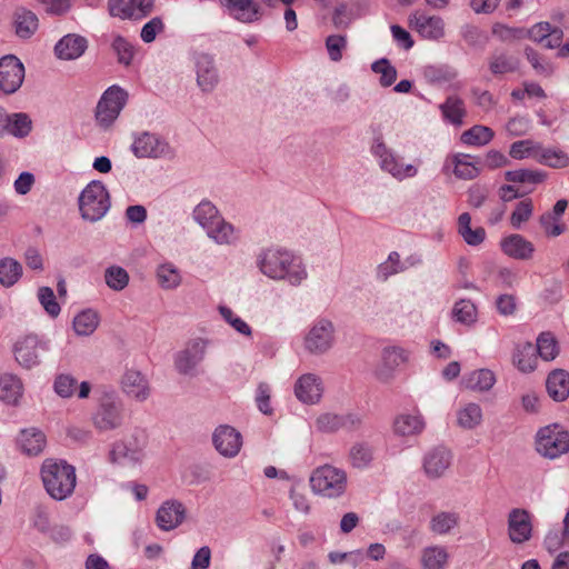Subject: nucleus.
Instances as JSON below:
<instances>
[{
	"instance_id": "f257e3e1",
	"label": "nucleus",
	"mask_w": 569,
	"mask_h": 569,
	"mask_svg": "<svg viewBox=\"0 0 569 569\" xmlns=\"http://www.w3.org/2000/svg\"><path fill=\"white\" fill-rule=\"evenodd\" d=\"M257 266L266 277L287 280L292 286H299L307 278L301 259L278 246L261 250L257 257Z\"/></svg>"
},
{
	"instance_id": "f03ea898",
	"label": "nucleus",
	"mask_w": 569,
	"mask_h": 569,
	"mask_svg": "<svg viewBox=\"0 0 569 569\" xmlns=\"http://www.w3.org/2000/svg\"><path fill=\"white\" fill-rule=\"evenodd\" d=\"M41 478L47 492L56 500L67 499L76 488V469L64 461L47 459L41 468Z\"/></svg>"
},
{
	"instance_id": "7ed1b4c3",
	"label": "nucleus",
	"mask_w": 569,
	"mask_h": 569,
	"mask_svg": "<svg viewBox=\"0 0 569 569\" xmlns=\"http://www.w3.org/2000/svg\"><path fill=\"white\" fill-rule=\"evenodd\" d=\"M109 208L110 196L101 181H91L80 193L79 210L82 219L97 222L106 216Z\"/></svg>"
},
{
	"instance_id": "20e7f679",
	"label": "nucleus",
	"mask_w": 569,
	"mask_h": 569,
	"mask_svg": "<svg viewBox=\"0 0 569 569\" xmlns=\"http://www.w3.org/2000/svg\"><path fill=\"white\" fill-rule=\"evenodd\" d=\"M124 409L121 400L114 395L106 393L91 416V423L100 433L111 432L122 427Z\"/></svg>"
},
{
	"instance_id": "39448f33",
	"label": "nucleus",
	"mask_w": 569,
	"mask_h": 569,
	"mask_svg": "<svg viewBox=\"0 0 569 569\" xmlns=\"http://www.w3.org/2000/svg\"><path fill=\"white\" fill-rule=\"evenodd\" d=\"M147 439L143 432H136L131 436L116 441L109 452L111 463L121 467H136L144 459Z\"/></svg>"
},
{
	"instance_id": "423d86ee",
	"label": "nucleus",
	"mask_w": 569,
	"mask_h": 569,
	"mask_svg": "<svg viewBox=\"0 0 569 569\" xmlns=\"http://www.w3.org/2000/svg\"><path fill=\"white\" fill-rule=\"evenodd\" d=\"M310 485L315 493L328 498H336L341 496L346 490L347 475L342 469L325 465L312 472Z\"/></svg>"
},
{
	"instance_id": "0eeeda50",
	"label": "nucleus",
	"mask_w": 569,
	"mask_h": 569,
	"mask_svg": "<svg viewBox=\"0 0 569 569\" xmlns=\"http://www.w3.org/2000/svg\"><path fill=\"white\" fill-rule=\"evenodd\" d=\"M536 450L542 457L556 459L569 451V432L559 425L540 428L536 436Z\"/></svg>"
},
{
	"instance_id": "6e6552de",
	"label": "nucleus",
	"mask_w": 569,
	"mask_h": 569,
	"mask_svg": "<svg viewBox=\"0 0 569 569\" xmlns=\"http://www.w3.org/2000/svg\"><path fill=\"white\" fill-rule=\"evenodd\" d=\"M128 99V92L118 86H111L102 94L97 106L96 119L104 128L118 118Z\"/></svg>"
},
{
	"instance_id": "1a4fd4ad",
	"label": "nucleus",
	"mask_w": 569,
	"mask_h": 569,
	"mask_svg": "<svg viewBox=\"0 0 569 569\" xmlns=\"http://www.w3.org/2000/svg\"><path fill=\"white\" fill-rule=\"evenodd\" d=\"M335 343V327L330 320L319 319L307 332L303 346L311 355H323L328 352Z\"/></svg>"
},
{
	"instance_id": "9d476101",
	"label": "nucleus",
	"mask_w": 569,
	"mask_h": 569,
	"mask_svg": "<svg viewBox=\"0 0 569 569\" xmlns=\"http://www.w3.org/2000/svg\"><path fill=\"white\" fill-rule=\"evenodd\" d=\"M373 156L379 158L380 167L398 180L415 177L418 172L412 164H402L399 158L386 146L381 137L375 139L371 147Z\"/></svg>"
},
{
	"instance_id": "9b49d317",
	"label": "nucleus",
	"mask_w": 569,
	"mask_h": 569,
	"mask_svg": "<svg viewBox=\"0 0 569 569\" xmlns=\"http://www.w3.org/2000/svg\"><path fill=\"white\" fill-rule=\"evenodd\" d=\"M409 355V351L401 347L385 348L381 353V361L375 369V378L385 385L392 382L397 369L408 362Z\"/></svg>"
},
{
	"instance_id": "f8f14e48",
	"label": "nucleus",
	"mask_w": 569,
	"mask_h": 569,
	"mask_svg": "<svg viewBox=\"0 0 569 569\" xmlns=\"http://www.w3.org/2000/svg\"><path fill=\"white\" fill-rule=\"evenodd\" d=\"M48 351V342L40 340L37 336H27L14 346L16 360L27 369L38 366L41 357Z\"/></svg>"
},
{
	"instance_id": "ddd939ff",
	"label": "nucleus",
	"mask_w": 569,
	"mask_h": 569,
	"mask_svg": "<svg viewBox=\"0 0 569 569\" xmlns=\"http://www.w3.org/2000/svg\"><path fill=\"white\" fill-rule=\"evenodd\" d=\"M508 537L512 543L522 545L532 538L533 526L531 513L523 508H513L507 518Z\"/></svg>"
},
{
	"instance_id": "4468645a",
	"label": "nucleus",
	"mask_w": 569,
	"mask_h": 569,
	"mask_svg": "<svg viewBox=\"0 0 569 569\" xmlns=\"http://www.w3.org/2000/svg\"><path fill=\"white\" fill-rule=\"evenodd\" d=\"M207 350V341L197 338L190 340L186 347L176 355V369L182 375L193 376L196 368L203 361Z\"/></svg>"
},
{
	"instance_id": "2eb2a0df",
	"label": "nucleus",
	"mask_w": 569,
	"mask_h": 569,
	"mask_svg": "<svg viewBox=\"0 0 569 569\" xmlns=\"http://www.w3.org/2000/svg\"><path fill=\"white\" fill-rule=\"evenodd\" d=\"M132 152L138 158H172L170 144L157 134L144 132L132 143Z\"/></svg>"
},
{
	"instance_id": "dca6fc26",
	"label": "nucleus",
	"mask_w": 569,
	"mask_h": 569,
	"mask_svg": "<svg viewBox=\"0 0 569 569\" xmlns=\"http://www.w3.org/2000/svg\"><path fill=\"white\" fill-rule=\"evenodd\" d=\"M24 79L23 63L14 56L0 59V91L6 94L14 93Z\"/></svg>"
},
{
	"instance_id": "f3484780",
	"label": "nucleus",
	"mask_w": 569,
	"mask_h": 569,
	"mask_svg": "<svg viewBox=\"0 0 569 569\" xmlns=\"http://www.w3.org/2000/svg\"><path fill=\"white\" fill-rule=\"evenodd\" d=\"M193 62L198 87L202 92H211L219 83V71L213 56L206 52H194Z\"/></svg>"
},
{
	"instance_id": "a211bd4d",
	"label": "nucleus",
	"mask_w": 569,
	"mask_h": 569,
	"mask_svg": "<svg viewBox=\"0 0 569 569\" xmlns=\"http://www.w3.org/2000/svg\"><path fill=\"white\" fill-rule=\"evenodd\" d=\"M109 12L120 19H142L153 10V0H109Z\"/></svg>"
},
{
	"instance_id": "6ab92c4d",
	"label": "nucleus",
	"mask_w": 569,
	"mask_h": 569,
	"mask_svg": "<svg viewBox=\"0 0 569 569\" xmlns=\"http://www.w3.org/2000/svg\"><path fill=\"white\" fill-rule=\"evenodd\" d=\"M212 442L221 456L233 458L242 447V437L233 427L221 425L216 428L212 435Z\"/></svg>"
},
{
	"instance_id": "aec40b11",
	"label": "nucleus",
	"mask_w": 569,
	"mask_h": 569,
	"mask_svg": "<svg viewBox=\"0 0 569 569\" xmlns=\"http://www.w3.org/2000/svg\"><path fill=\"white\" fill-rule=\"evenodd\" d=\"M187 509L178 500L164 501L157 511V526L163 531H170L179 527L186 519Z\"/></svg>"
},
{
	"instance_id": "412c9836",
	"label": "nucleus",
	"mask_w": 569,
	"mask_h": 569,
	"mask_svg": "<svg viewBox=\"0 0 569 569\" xmlns=\"http://www.w3.org/2000/svg\"><path fill=\"white\" fill-rule=\"evenodd\" d=\"M322 393V380L315 373L302 375L295 385L296 397L306 405L318 403Z\"/></svg>"
},
{
	"instance_id": "4be33fe9",
	"label": "nucleus",
	"mask_w": 569,
	"mask_h": 569,
	"mask_svg": "<svg viewBox=\"0 0 569 569\" xmlns=\"http://www.w3.org/2000/svg\"><path fill=\"white\" fill-rule=\"evenodd\" d=\"M451 460L450 450L445 447L433 448L423 458V470L429 478H440L450 467Z\"/></svg>"
},
{
	"instance_id": "5701e85b",
	"label": "nucleus",
	"mask_w": 569,
	"mask_h": 569,
	"mask_svg": "<svg viewBox=\"0 0 569 569\" xmlns=\"http://www.w3.org/2000/svg\"><path fill=\"white\" fill-rule=\"evenodd\" d=\"M410 24L425 39L439 40L445 36V21L438 16L415 13L410 17Z\"/></svg>"
},
{
	"instance_id": "b1692460",
	"label": "nucleus",
	"mask_w": 569,
	"mask_h": 569,
	"mask_svg": "<svg viewBox=\"0 0 569 569\" xmlns=\"http://www.w3.org/2000/svg\"><path fill=\"white\" fill-rule=\"evenodd\" d=\"M236 20L251 23L260 19L261 11L254 0H219Z\"/></svg>"
},
{
	"instance_id": "393cba45",
	"label": "nucleus",
	"mask_w": 569,
	"mask_h": 569,
	"mask_svg": "<svg viewBox=\"0 0 569 569\" xmlns=\"http://www.w3.org/2000/svg\"><path fill=\"white\" fill-rule=\"evenodd\" d=\"M88 48L84 37L69 33L62 37L54 46V53L61 60H76L80 58Z\"/></svg>"
},
{
	"instance_id": "a878e982",
	"label": "nucleus",
	"mask_w": 569,
	"mask_h": 569,
	"mask_svg": "<svg viewBox=\"0 0 569 569\" xmlns=\"http://www.w3.org/2000/svg\"><path fill=\"white\" fill-rule=\"evenodd\" d=\"M527 34L529 39L542 43L547 49L559 48L563 39V31L560 28L552 27L549 22L536 23L528 30Z\"/></svg>"
},
{
	"instance_id": "bb28decb",
	"label": "nucleus",
	"mask_w": 569,
	"mask_h": 569,
	"mask_svg": "<svg viewBox=\"0 0 569 569\" xmlns=\"http://www.w3.org/2000/svg\"><path fill=\"white\" fill-rule=\"evenodd\" d=\"M500 248L505 254L516 260H528L535 252L533 243L518 233L501 239Z\"/></svg>"
},
{
	"instance_id": "cd10ccee",
	"label": "nucleus",
	"mask_w": 569,
	"mask_h": 569,
	"mask_svg": "<svg viewBox=\"0 0 569 569\" xmlns=\"http://www.w3.org/2000/svg\"><path fill=\"white\" fill-rule=\"evenodd\" d=\"M207 237L219 246H233L239 239V231L221 216L207 229Z\"/></svg>"
},
{
	"instance_id": "c85d7f7f",
	"label": "nucleus",
	"mask_w": 569,
	"mask_h": 569,
	"mask_svg": "<svg viewBox=\"0 0 569 569\" xmlns=\"http://www.w3.org/2000/svg\"><path fill=\"white\" fill-rule=\"evenodd\" d=\"M546 389L553 401H565L569 397V372L563 369L552 370L547 377Z\"/></svg>"
},
{
	"instance_id": "c756f323",
	"label": "nucleus",
	"mask_w": 569,
	"mask_h": 569,
	"mask_svg": "<svg viewBox=\"0 0 569 569\" xmlns=\"http://www.w3.org/2000/svg\"><path fill=\"white\" fill-rule=\"evenodd\" d=\"M17 443L24 455L38 456L43 451L47 439L41 430L27 428L20 431Z\"/></svg>"
},
{
	"instance_id": "7c9ffc66",
	"label": "nucleus",
	"mask_w": 569,
	"mask_h": 569,
	"mask_svg": "<svg viewBox=\"0 0 569 569\" xmlns=\"http://www.w3.org/2000/svg\"><path fill=\"white\" fill-rule=\"evenodd\" d=\"M123 391L138 401H143L149 397L150 390L148 381L138 371L128 370L122 378Z\"/></svg>"
},
{
	"instance_id": "2f4dec72",
	"label": "nucleus",
	"mask_w": 569,
	"mask_h": 569,
	"mask_svg": "<svg viewBox=\"0 0 569 569\" xmlns=\"http://www.w3.org/2000/svg\"><path fill=\"white\" fill-rule=\"evenodd\" d=\"M495 383L496 375L490 369L485 368L471 371L461 380L463 388L479 392L489 391Z\"/></svg>"
},
{
	"instance_id": "473e14b6",
	"label": "nucleus",
	"mask_w": 569,
	"mask_h": 569,
	"mask_svg": "<svg viewBox=\"0 0 569 569\" xmlns=\"http://www.w3.org/2000/svg\"><path fill=\"white\" fill-rule=\"evenodd\" d=\"M425 426L421 415L402 413L395 418L393 431L401 437H411L421 433Z\"/></svg>"
},
{
	"instance_id": "72a5a7b5",
	"label": "nucleus",
	"mask_w": 569,
	"mask_h": 569,
	"mask_svg": "<svg viewBox=\"0 0 569 569\" xmlns=\"http://www.w3.org/2000/svg\"><path fill=\"white\" fill-rule=\"evenodd\" d=\"M512 362L521 372H532L537 368V352L533 345L531 342L517 345Z\"/></svg>"
},
{
	"instance_id": "f704fd0d",
	"label": "nucleus",
	"mask_w": 569,
	"mask_h": 569,
	"mask_svg": "<svg viewBox=\"0 0 569 569\" xmlns=\"http://www.w3.org/2000/svg\"><path fill=\"white\" fill-rule=\"evenodd\" d=\"M373 447L366 441H357L349 449V462L356 469H366L373 461Z\"/></svg>"
},
{
	"instance_id": "c9c22d12",
	"label": "nucleus",
	"mask_w": 569,
	"mask_h": 569,
	"mask_svg": "<svg viewBox=\"0 0 569 569\" xmlns=\"http://www.w3.org/2000/svg\"><path fill=\"white\" fill-rule=\"evenodd\" d=\"M458 233L469 246L476 247L481 244L486 239V231L482 227L471 228V216L463 212L458 218Z\"/></svg>"
},
{
	"instance_id": "e433bc0d",
	"label": "nucleus",
	"mask_w": 569,
	"mask_h": 569,
	"mask_svg": "<svg viewBox=\"0 0 569 569\" xmlns=\"http://www.w3.org/2000/svg\"><path fill=\"white\" fill-rule=\"evenodd\" d=\"M448 560L449 553L443 546H430L421 551V566L423 569H445Z\"/></svg>"
},
{
	"instance_id": "4c0bfd02",
	"label": "nucleus",
	"mask_w": 569,
	"mask_h": 569,
	"mask_svg": "<svg viewBox=\"0 0 569 569\" xmlns=\"http://www.w3.org/2000/svg\"><path fill=\"white\" fill-rule=\"evenodd\" d=\"M442 117L448 122L460 127L463 123L466 108L463 100L458 96H449L443 103L439 106Z\"/></svg>"
},
{
	"instance_id": "58836bf2",
	"label": "nucleus",
	"mask_w": 569,
	"mask_h": 569,
	"mask_svg": "<svg viewBox=\"0 0 569 569\" xmlns=\"http://www.w3.org/2000/svg\"><path fill=\"white\" fill-rule=\"evenodd\" d=\"M482 418V409L475 402H469L457 411V423L465 430L476 429L481 425Z\"/></svg>"
},
{
	"instance_id": "ea45409f",
	"label": "nucleus",
	"mask_w": 569,
	"mask_h": 569,
	"mask_svg": "<svg viewBox=\"0 0 569 569\" xmlns=\"http://www.w3.org/2000/svg\"><path fill=\"white\" fill-rule=\"evenodd\" d=\"M22 396V383L17 376L7 373L0 377V400L16 405Z\"/></svg>"
},
{
	"instance_id": "a19ab883",
	"label": "nucleus",
	"mask_w": 569,
	"mask_h": 569,
	"mask_svg": "<svg viewBox=\"0 0 569 569\" xmlns=\"http://www.w3.org/2000/svg\"><path fill=\"white\" fill-rule=\"evenodd\" d=\"M459 515L453 511H440L430 519L429 528L436 535H448L459 525Z\"/></svg>"
},
{
	"instance_id": "79ce46f5",
	"label": "nucleus",
	"mask_w": 569,
	"mask_h": 569,
	"mask_svg": "<svg viewBox=\"0 0 569 569\" xmlns=\"http://www.w3.org/2000/svg\"><path fill=\"white\" fill-rule=\"evenodd\" d=\"M14 26L20 38H29L38 28V18L32 11L21 8L14 12Z\"/></svg>"
},
{
	"instance_id": "37998d69",
	"label": "nucleus",
	"mask_w": 569,
	"mask_h": 569,
	"mask_svg": "<svg viewBox=\"0 0 569 569\" xmlns=\"http://www.w3.org/2000/svg\"><path fill=\"white\" fill-rule=\"evenodd\" d=\"M519 67V60L516 56L500 52L493 53L489 59V69L492 74L501 76L515 72Z\"/></svg>"
},
{
	"instance_id": "c03bdc74",
	"label": "nucleus",
	"mask_w": 569,
	"mask_h": 569,
	"mask_svg": "<svg viewBox=\"0 0 569 569\" xmlns=\"http://www.w3.org/2000/svg\"><path fill=\"white\" fill-rule=\"evenodd\" d=\"M452 319L465 326H472L477 321L478 311L470 299H460L451 310Z\"/></svg>"
},
{
	"instance_id": "a18cd8bd",
	"label": "nucleus",
	"mask_w": 569,
	"mask_h": 569,
	"mask_svg": "<svg viewBox=\"0 0 569 569\" xmlns=\"http://www.w3.org/2000/svg\"><path fill=\"white\" fill-rule=\"evenodd\" d=\"M99 325V316L96 311L88 309L78 313L73 319V330L78 336L92 335Z\"/></svg>"
},
{
	"instance_id": "49530a36",
	"label": "nucleus",
	"mask_w": 569,
	"mask_h": 569,
	"mask_svg": "<svg viewBox=\"0 0 569 569\" xmlns=\"http://www.w3.org/2000/svg\"><path fill=\"white\" fill-rule=\"evenodd\" d=\"M536 352L545 361H551L559 355V345L551 332H541L537 338Z\"/></svg>"
},
{
	"instance_id": "de8ad7c7",
	"label": "nucleus",
	"mask_w": 569,
	"mask_h": 569,
	"mask_svg": "<svg viewBox=\"0 0 569 569\" xmlns=\"http://www.w3.org/2000/svg\"><path fill=\"white\" fill-rule=\"evenodd\" d=\"M157 279L162 289L172 290L180 286V271L170 262L162 263L157 269Z\"/></svg>"
},
{
	"instance_id": "09e8293b",
	"label": "nucleus",
	"mask_w": 569,
	"mask_h": 569,
	"mask_svg": "<svg viewBox=\"0 0 569 569\" xmlns=\"http://www.w3.org/2000/svg\"><path fill=\"white\" fill-rule=\"evenodd\" d=\"M495 136L492 129L486 126L476 124L461 134V141L468 146H485Z\"/></svg>"
},
{
	"instance_id": "8fccbe9b",
	"label": "nucleus",
	"mask_w": 569,
	"mask_h": 569,
	"mask_svg": "<svg viewBox=\"0 0 569 569\" xmlns=\"http://www.w3.org/2000/svg\"><path fill=\"white\" fill-rule=\"evenodd\" d=\"M22 274V266L12 258L0 260V283L3 287L13 286Z\"/></svg>"
},
{
	"instance_id": "3c124183",
	"label": "nucleus",
	"mask_w": 569,
	"mask_h": 569,
	"mask_svg": "<svg viewBox=\"0 0 569 569\" xmlns=\"http://www.w3.org/2000/svg\"><path fill=\"white\" fill-rule=\"evenodd\" d=\"M505 178L509 182L523 184H538L545 181L546 173L539 170L518 169L505 172Z\"/></svg>"
},
{
	"instance_id": "603ef678",
	"label": "nucleus",
	"mask_w": 569,
	"mask_h": 569,
	"mask_svg": "<svg viewBox=\"0 0 569 569\" xmlns=\"http://www.w3.org/2000/svg\"><path fill=\"white\" fill-rule=\"evenodd\" d=\"M9 124L7 132L16 138H24L32 130L31 118L23 112L9 114Z\"/></svg>"
},
{
	"instance_id": "864d4df0",
	"label": "nucleus",
	"mask_w": 569,
	"mask_h": 569,
	"mask_svg": "<svg viewBox=\"0 0 569 569\" xmlns=\"http://www.w3.org/2000/svg\"><path fill=\"white\" fill-rule=\"evenodd\" d=\"M193 219L206 230L221 217L217 207L210 201H201L193 210Z\"/></svg>"
},
{
	"instance_id": "5fc2aeb1",
	"label": "nucleus",
	"mask_w": 569,
	"mask_h": 569,
	"mask_svg": "<svg viewBox=\"0 0 569 569\" xmlns=\"http://www.w3.org/2000/svg\"><path fill=\"white\" fill-rule=\"evenodd\" d=\"M469 154H458L455 157L453 173L458 179L471 180L479 176L480 169L471 161Z\"/></svg>"
},
{
	"instance_id": "6e6d98bb",
	"label": "nucleus",
	"mask_w": 569,
	"mask_h": 569,
	"mask_svg": "<svg viewBox=\"0 0 569 569\" xmlns=\"http://www.w3.org/2000/svg\"><path fill=\"white\" fill-rule=\"evenodd\" d=\"M104 281L110 289L121 291L129 283V273L122 267L111 266L104 271Z\"/></svg>"
},
{
	"instance_id": "4d7b16f0",
	"label": "nucleus",
	"mask_w": 569,
	"mask_h": 569,
	"mask_svg": "<svg viewBox=\"0 0 569 569\" xmlns=\"http://www.w3.org/2000/svg\"><path fill=\"white\" fill-rule=\"evenodd\" d=\"M371 70L380 74L379 82L382 87H390L397 79V70L386 58L379 59L371 64Z\"/></svg>"
},
{
	"instance_id": "13d9d810",
	"label": "nucleus",
	"mask_w": 569,
	"mask_h": 569,
	"mask_svg": "<svg viewBox=\"0 0 569 569\" xmlns=\"http://www.w3.org/2000/svg\"><path fill=\"white\" fill-rule=\"evenodd\" d=\"M315 427L321 433H335L341 430L340 415L335 412H323L315 421Z\"/></svg>"
},
{
	"instance_id": "bf43d9fd",
	"label": "nucleus",
	"mask_w": 569,
	"mask_h": 569,
	"mask_svg": "<svg viewBox=\"0 0 569 569\" xmlns=\"http://www.w3.org/2000/svg\"><path fill=\"white\" fill-rule=\"evenodd\" d=\"M539 161L551 168H566L569 164V157L561 150L540 149Z\"/></svg>"
},
{
	"instance_id": "052dcab7",
	"label": "nucleus",
	"mask_w": 569,
	"mask_h": 569,
	"mask_svg": "<svg viewBox=\"0 0 569 569\" xmlns=\"http://www.w3.org/2000/svg\"><path fill=\"white\" fill-rule=\"evenodd\" d=\"M38 299L51 318H57L60 315L61 308L51 288L40 287L38 290Z\"/></svg>"
},
{
	"instance_id": "680f3d73",
	"label": "nucleus",
	"mask_w": 569,
	"mask_h": 569,
	"mask_svg": "<svg viewBox=\"0 0 569 569\" xmlns=\"http://www.w3.org/2000/svg\"><path fill=\"white\" fill-rule=\"evenodd\" d=\"M111 47L118 57V61L122 64L129 66L134 56L133 46L123 37L116 36Z\"/></svg>"
},
{
	"instance_id": "e2e57ef3",
	"label": "nucleus",
	"mask_w": 569,
	"mask_h": 569,
	"mask_svg": "<svg viewBox=\"0 0 569 569\" xmlns=\"http://www.w3.org/2000/svg\"><path fill=\"white\" fill-rule=\"evenodd\" d=\"M533 212L532 201L525 199L517 203L510 217L511 226L519 229L521 224L530 219Z\"/></svg>"
},
{
	"instance_id": "0e129e2a",
	"label": "nucleus",
	"mask_w": 569,
	"mask_h": 569,
	"mask_svg": "<svg viewBox=\"0 0 569 569\" xmlns=\"http://www.w3.org/2000/svg\"><path fill=\"white\" fill-rule=\"evenodd\" d=\"M326 48L330 60L338 62L342 59V51L347 48V38L340 34H331L326 39Z\"/></svg>"
},
{
	"instance_id": "69168bd1",
	"label": "nucleus",
	"mask_w": 569,
	"mask_h": 569,
	"mask_svg": "<svg viewBox=\"0 0 569 569\" xmlns=\"http://www.w3.org/2000/svg\"><path fill=\"white\" fill-rule=\"evenodd\" d=\"M219 311H220V315L221 317L236 330L238 331L239 333L246 336V337H250L252 331H251V328L250 326L244 321L242 320L241 318H239L238 316H236L233 313V311L228 308V307H224V306H221L219 307Z\"/></svg>"
},
{
	"instance_id": "338daca9",
	"label": "nucleus",
	"mask_w": 569,
	"mask_h": 569,
	"mask_svg": "<svg viewBox=\"0 0 569 569\" xmlns=\"http://www.w3.org/2000/svg\"><path fill=\"white\" fill-rule=\"evenodd\" d=\"M540 149L541 147L531 140H520L511 144L509 154L513 159H525L531 154H537Z\"/></svg>"
},
{
	"instance_id": "774afa93",
	"label": "nucleus",
	"mask_w": 569,
	"mask_h": 569,
	"mask_svg": "<svg viewBox=\"0 0 569 569\" xmlns=\"http://www.w3.org/2000/svg\"><path fill=\"white\" fill-rule=\"evenodd\" d=\"M403 270L398 252L393 251L389 254L387 261L378 267V276L382 280H387L390 276Z\"/></svg>"
}]
</instances>
